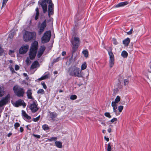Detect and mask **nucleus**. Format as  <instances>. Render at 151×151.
I'll return each instance as SVG.
<instances>
[{"mask_svg": "<svg viewBox=\"0 0 151 151\" xmlns=\"http://www.w3.org/2000/svg\"><path fill=\"white\" fill-rule=\"evenodd\" d=\"M114 59H109V64L110 68H112L114 65Z\"/></svg>", "mask_w": 151, "mask_h": 151, "instance_id": "nucleus-22", "label": "nucleus"}, {"mask_svg": "<svg viewBox=\"0 0 151 151\" xmlns=\"http://www.w3.org/2000/svg\"><path fill=\"white\" fill-rule=\"evenodd\" d=\"M123 109V106H119L118 107V109L120 112H121Z\"/></svg>", "mask_w": 151, "mask_h": 151, "instance_id": "nucleus-34", "label": "nucleus"}, {"mask_svg": "<svg viewBox=\"0 0 151 151\" xmlns=\"http://www.w3.org/2000/svg\"><path fill=\"white\" fill-rule=\"evenodd\" d=\"M51 37V32L47 31L44 33L41 37L42 42L43 43H47L50 41Z\"/></svg>", "mask_w": 151, "mask_h": 151, "instance_id": "nucleus-7", "label": "nucleus"}, {"mask_svg": "<svg viewBox=\"0 0 151 151\" xmlns=\"http://www.w3.org/2000/svg\"><path fill=\"white\" fill-rule=\"evenodd\" d=\"M19 69V67L17 65H16L15 66V69L16 70H18Z\"/></svg>", "mask_w": 151, "mask_h": 151, "instance_id": "nucleus-50", "label": "nucleus"}, {"mask_svg": "<svg viewBox=\"0 0 151 151\" xmlns=\"http://www.w3.org/2000/svg\"><path fill=\"white\" fill-rule=\"evenodd\" d=\"M10 70L12 71V73L15 72L14 70V68L12 67L10 68Z\"/></svg>", "mask_w": 151, "mask_h": 151, "instance_id": "nucleus-61", "label": "nucleus"}, {"mask_svg": "<svg viewBox=\"0 0 151 151\" xmlns=\"http://www.w3.org/2000/svg\"><path fill=\"white\" fill-rule=\"evenodd\" d=\"M12 134V133L11 132H10L8 134H7V136L8 137H10L11 136Z\"/></svg>", "mask_w": 151, "mask_h": 151, "instance_id": "nucleus-60", "label": "nucleus"}, {"mask_svg": "<svg viewBox=\"0 0 151 151\" xmlns=\"http://www.w3.org/2000/svg\"><path fill=\"white\" fill-rule=\"evenodd\" d=\"M50 118L53 121H55V118L57 116V114L55 112H50Z\"/></svg>", "mask_w": 151, "mask_h": 151, "instance_id": "nucleus-13", "label": "nucleus"}, {"mask_svg": "<svg viewBox=\"0 0 151 151\" xmlns=\"http://www.w3.org/2000/svg\"><path fill=\"white\" fill-rule=\"evenodd\" d=\"M120 100V97L119 96H117L115 99L114 101L117 103H118Z\"/></svg>", "mask_w": 151, "mask_h": 151, "instance_id": "nucleus-29", "label": "nucleus"}, {"mask_svg": "<svg viewBox=\"0 0 151 151\" xmlns=\"http://www.w3.org/2000/svg\"><path fill=\"white\" fill-rule=\"evenodd\" d=\"M37 104L35 101H33L32 104H30L29 108L33 113H35L39 109L37 107Z\"/></svg>", "mask_w": 151, "mask_h": 151, "instance_id": "nucleus-9", "label": "nucleus"}, {"mask_svg": "<svg viewBox=\"0 0 151 151\" xmlns=\"http://www.w3.org/2000/svg\"><path fill=\"white\" fill-rule=\"evenodd\" d=\"M42 128L45 131H47L49 129L48 126L47 124H44L42 126Z\"/></svg>", "mask_w": 151, "mask_h": 151, "instance_id": "nucleus-24", "label": "nucleus"}, {"mask_svg": "<svg viewBox=\"0 0 151 151\" xmlns=\"http://www.w3.org/2000/svg\"><path fill=\"white\" fill-rule=\"evenodd\" d=\"M29 47L28 45H22L19 49V53L21 54L25 53L27 51Z\"/></svg>", "mask_w": 151, "mask_h": 151, "instance_id": "nucleus-10", "label": "nucleus"}, {"mask_svg": "<svg viewBox=\"0 0 151 151\" xmlns=\"http://www.w3.org/2000/svg\"><path fill=\"white\" fill-rule=\"evenodd\" d=\"M133 29L132 28L129 30V31L127 32V34L128 35H131L132 33Z\"/></svg>", "mask_w": 151, "mask_h": 151, "instance_id": "nucleus-51", "label": "nucleus"}, {"mask_svg": "<svg viewBox=\"0 0 151 151\" xmlns=\"http://www.w3.org/2000/svg\"><path fill=\"white\" fill-rule=\"evenodd\" d=\"M5 105L3 102L1 100L0 101V107L2 106H3Z\"/></svg>", "mask_w": 151, "mask_h": 151, "instance_id": "nucleus-53", "label": "nucleus"}, {"mask_svg": "<svg viewBox=\"0 0 151 151\" xmlns=\"http://www.w3.org/2000/svg\"><path fill=\"white\" fill-rule=\"evenodd\" d=\"M128 4L129 2L127 1L120 2L117 4L116 5V7H121L127 5Z\"/></svg>", "mask_w": 151, "mask_h": 151, "instance_id": "nucleus-14", "label": "nucleus"}, {"mask_svg": "<svg viewBox=\"0 0 151 151\" xmlns=\"http://www.w3.org/2000/svg\"><path fill=\"white\" fill-rule=\"evenodd\" d=\"M101 123L104 126H106V124L104 122H102Z\"/></svg>", "mask_w": 151, "mask_h": 151, "instance_id": "nucleus-63", "label": "nucleus"}, {"mask_svg": "<svg viewBox=\"0 0 151 151\" xmlns=\"http://www.w3.org/2000/svg\"><path fill=\"white\" fill-rule=\"evenodd\" d=\"M35 11H36V13H39V10L38 7H36L35 9Z\"/></svg>", "mask_w": 151, "mask_h": 151, "instance_id": "nucleus-59", "label": "nucleus"}, {"mask_svg": "<svg viewBox=\"0 0 151 151\" xmlns=\"http://www.w3.org/2000/svg\"><path fill=\"white\" fill-rule=\"evenodd\" d=\"M87 68V64L86 62H84L82 65L81 70H83Z\"/></svg>", "mask_w": 151, "mask_h": 151, "instance_id": "nucleus-23", "label": "nucleus"}, {"mask_svg": "<svg viewBox=\"0 0 151 151\" xmlns=\"http://www.w3.org/2000/svg\"><path fill=\"white\" fill-rule=\"evenodd\" d=\"M124 84L125 86L127 85L129 83V81L127 79H124Z\"/></svg>", "mask_w": 151, "mask_h": 151, "instance_id": "nucleus-38", "label": "nucleus"}, {"mask_svg": "<svg viewBox=\"0 0 151 151\" xmlns=\"http://www.w3.org/2000/svg\"><path fill=\"white\" fill-rule=\"evenodd\" d=\"M111 148L110 143H109L108 145L107 148V151H111Z\"/></svg>", "mask_w": 151, "mask_h": 151, "instance_id": "nucleus-36", "label": "nucleus"}, {"mask_svg": "<svg viewBox=\"0 0 151 151\" xmlns=\"http://www.w3.org/2000/svg\"><path fill=\"white\" fill-rule=\"evenodd\" d=\"M77 98V96L75 95H72L70 96V99L72 100H75Z\"/></svg>", "mask_w": 151, "mask_h": 151, "instance_id": "nucleus-28", "label": "nucleus"}, {"mask_svg": "<svg viewBox=\"0 0 151 151\" xmlns=\"http://www.w3.org/2000/svg\"><path fill=\"white\" fill-rule=\"evenodd\" d=\"M66 54V52L65 51H63L62 53V55L63 56H65Z\"/></svg>", "mask_w": 151, "mask_h": 151, "instance_id": "nucleus-58", "label": "nucleus"}, {"mask_svg": "<svg viewBox=\"0 0 151 151\" xmlns=\"http://www.w3.org/2000/svg\"><path fill=\"white\" fill-rule=\"evenodd\" d=\"M60 57H58L56 58V59H54L53 60V61L54 63H56L58 62L60 60Z\"/></svg>", "mask_w": 151, "mask_h": 151, "instance_id": "nucleus-39", "label": "nucleus"}, {"mask_svg": "<svg viewBox=\"0 0 151 151\" xmlns=\"http://www.w3.org/2000/svg\"><path fill=\"white\" fill-rule=\"evenodd\" d=\"M40 117V115H39L36 118H33V121L34 122H37L39 121Z\"/></svg>", "mask_w": 151, "mask_h": 151, "instance_id": "nucleus-35", "label": "nucleus"}, {"mask_svg": "<svg viewBox=\"0 0 151 151\" xmlns=\"http://www.w3.org/2000/svg\"><path fill=\"white\" fill-rule=\"evenodd\" d=\"M26 105L24 101L22 99H19L14 103V106L16 107H18L19 106H22L25 107Z\"/></svg>", "mask_w": 151, "mask_h": 151, "instance_id": "nucleus-11", "label": "nucleus"}, {"mask_svg": "<svg viewBox=\"0 0 151 151\" xmlns=\"http://www.w3.org/2000/svg\"><path fill=\"white\" fill-rule=\"evenodd\" d=\"M36 35V33L34 32L26 31L23 36L24 40L27 42L34 40V38L35 37Z\"/></svg>", "mask_w": 151, "mask_h": 151, "instance_id": "nucleus-5", "label": "nucleus"}, {"mask_svg": "<svg viewBox=\"0 0 151 151\" xmlns=\"http://www.w3.org/2000/svg\"><path fill=\"white\" fill-rule=\"evenodd\" d=\"M108 131L109 133H110L111 132V128H109L108 129Z\"/></svg>", "mask_w": 151, "mask_h": 151, "instance_id": "nucleus-62", "label": "nucleus"}, {"mask_svg": "<svg viewBox=\"0 0 151 151\" xmlns=\"http://www.w3.org/2000/svg\"><path fill=\"white\" fill-rule=\"evenodd\" d=\"M27 98L29 99H32V90L30 89L27 90Z\"/></svg>", "mask_w": 151, "mask_h": 151, "instance_id": "nucleus-15", "label": "nucleus"}, {"mask_svg": "<svg viewBox=\"0 0 151 151\" xmlns=\"http://www.w3.org/2000/svg\"><path fill=\"white\" fill-rule=\"evenodd\" d=\"M4 92L0 87V97H2L3 95Z\"/></svg>", "mask_w": 151, "mask_h": 151, "instance_id": "nucleus-47", "label": "nucleus"}, {"mask_svg": "<svg viewBox=\"0 0 151 151\" xmlns=\"http://www.w3.org/2000/svg\"><path fill=\"white\" fill-rule=\"evenodd\" d=\"M51 139L52 140V141L53 140H56L57 139V138L56 137H52L51 138Z\"/></svg>", "mask_w": 151, "mask_h": 151, "instance_id": "nucleus-56", "label": "nucleus"}, {"mask_svg": "<svg viewBox=\"0 0 151 151\" xmlns=\"http://www.w3.org/2000/svg\"><path fill=\"white\" fill-rule=\"evenodd\" d=\"M104 115L106 117L110 118H111V116L110 113L109 112H106L104 114Z\"/></svg>", "mask_w": 151, "mask_h": 151, "instance_id": "nucleus-30", "label": "nucleus"}, {"mask_svg": "<svg viewBox=\"0 0 151 151\" xmlns=\"http://www.w3.org/2000/svg\"><path fill=\"white\" fill-rule=\"evenodd\" d=\"M22 114L23 116H25L27 114L26 113V112L23 110H22Z\"/></svg>", "mask_w": 151, "mask_h": 151, "instance_id": "nucleus-49", "label": "nucleus"}, {"mask_svg": "<svg viewBox=\"0 0 151 151\" xmlns=\"http://www.w3.org/2000/svg\"><path fill=\"white\" fill-rule=\"evenodd\" d=\"M14 52V51L13 50H10L9 52V55H11L12 54V53H13Z\"/></svg>", "mask_w": 151, "mask_h": 151, "instance_id": "nucleus-54", "label": "nucleus"}, {"mask_svg": "<svg viewBox=\"0 0 151 151\" xmlns=\"http://www.w3.org/2000/svg\"><path fill=\"white\" fill-rule=\"evenodd\" d=\"M108 53L109 56V59H114V55L111 50L110 51H108Z\"/></svg>", "mask_w": 151, "mask_h": 151, "instance_id": "nucleus-18", "label": "nucleus"}, {"mask_svg": "<svg viewBox=\"0 0 151 151\" xmlns=\"http://www.w3.org/2000/svg\"><path fill=\"white\" fill-rule=\"evenodd\" d=\"M43 54V53L38 51L37 55V58H40L41 57V56Z\"/></svg>", "mask_w": 151, "mask_h": 151, "instance_id": "nucleus-42", "label": "nucleus"}, {"mask_svg": "<svg viewBox=\"0 0 151 151\" xmlns=\"http://www.w3.org/2000/svg\"><path fill=\"white\" fill-rule=\"evenodd\" d=\"M4 51V50L3 48H2L1 46L0 45V55H2Z\"/></svg>", "mask_w": 151, "mask_h": 151, "instance_id": "nucleus-33", "label": "nucleus"}, {"mask_svg": "<svg viewBox=\"0 0 151 151\" xmlns=\"http://www.w3.org/2000/svg\"><path fill=\"white\" fill-rule=\"evenodd\" d=\"M26 64L27 65H29L31 63V61L29 60V58H27L26 60Z\"/></svg>", "mask_w": 151, "mask_h": 151, "instance_id": "nucleus-31", "label": "nucleus"}, {"mask_svg": "<svg viewBox=\"0 0 151 151\" xmlns=\"http://www.w3.org/2000/svg\"><path fill=\"white\" fill-rule=\"evenodd\" d=\"M46 20L45 19L43 22L39 27V29L38 32V34L40 35L42 34L45 28L46 27Z\"/></svg>", "mask_w": 151, "mask_h": 151, "instance_id": "nucleus-8", "label": "nucleus"}, {"mask_svg": "<svg viewBox=\"0 0 151 151\" xmlns=\"http://www.w3.org/2000/svg\"><path fill=\"white\" fill-rule=\"evenodd\" d=\"M117 109V105L116 106L113 107V111L115 112L116 114L117 112L116 109Z\"/></svg>", "mask_w": 151, "mask_h": 151, "instance_id": "nucleus-43", "label": "nucleus"}, {"mask_svg": "<svg viewBox=\"0 0 151 151\" xmlns=\"http://www.w3.org/2000/svg\"><path fill=\"white\" fill-rule=\"evenodd\" d=\"M38 65H39L38 62L37 61H35L32 64L30 68L32 69H34L37 68Z\"/></svg>", "mask_w": 151, "mask_h": 151, "instance_id": "nucleus-16", "label": "nucleus"}, {"mask_svg": "<svg viewBox=\"0 0 151 151\" xmlns=\"http://www.w3.org/2000/svg\"><path fill=\"white\" fill-rule=\"evenodd\" d=\"M10 98V95L9 94H8L5 97L3 98L1 100L5 105H6L9 100Z\"/></svg>", "mask_w": 151, "mask_h": 151, "instance_id": "nucleus-12", "label": "nucleus"}, {"mask_svg": "<svg viewBox=\"0 0 151 151\" xmlns=\"http://www.w3.org/2000/svg\"><path fill=\"white\" fill-rule=\"evenodd\" d=\"M113 43L114 45H116L118 44V42L116 40L115 38H113L112 39Z\"/></svg>", "mask_w": 151, "mask_h": 151, "instance_id": "nucleus-37", "label": "nucleus"}, {"mask_svg": "<svg viewBox=\"0 0 151 151\" xmlns=\"http://www.w3.org/2000/svg\"><path fill=\"white\" fill-rule=\"evenodd\" d=\"M72 48L71 58H73L74 53L78 50L80 45V40L79 37H73L70 40Z\"/></svg>", "mask_w": 151, "mask_h": 151, "instance_id": "nucleus-2", "label": "nucleus"}, {"mask_svg": "<svg viewBox=\"0 0 151 151\" xmlns=\"http://www.w3.org/2000/svg\"><path fill=\"white\" fill-rule=\"evenodd\" d=\"M117 103H116L115 101H112L111 103V106L113 107L114 106H116V104Z\"/></svg>", "mask_w": 151, "mask_h": 151, "instance_id": "nucleus-52", "label": "nucleus"}, {"mask_svg": "<svg viewBox=\"0 0 151 151\" xmlns=\"http://www.w3.org/2000/svg\"><path fill=\"white\" fill-rule=\"evenodd\" d=\"M130 42L129 38L127 37L123 41V43L125 46H128Z\"/></svg>", "mask_w": 151, "mask_h": 151, "instance_id": "nucleus-17", "label": "nucleus"}, {"mask_svg": "<svg viewBox=\"0 0 151 151\" xmlns=\"http://www.w3.org/2000/svg\"><path fill=\"white\" fill-rule=\"evenodd\" d=\"M39 13H36L35 17V19L37 20L38 19L39 16Z\"/></svg>", "mask_w": 151, "mask_h": 151, "instance_id": "nucleus-44", "label": "nucleus"}, {"mask_svg": "<svg viewBox=\"0 0 151 151\" xmlns=\"http://www.w3.org/2000/svg\"><path fill=\"white\" fill-rule=\"evenodd\" d=\"M41 84L43 86V88L45 89H46L47 88V86L45 85L44 82H42Z\"/></svg>", "mask_w": 151, "mask_h": 151, "instance_id": "nucleus-40", "label": "nucleus"}, {"mask_svg": "<svg viewBox=\"0 0 151 151\" xmlns=\"http://www.w3.org/2000/svg\"><path fill=\"white\" fill-rule=\"evenodd\" d=\"M56 146L59 148H61L62 147V143L61 142L59 141H56L55 142Z\"/></svg>", "mask_w": 151, "mask_h": 151, "instance_id": "nucleus-20", "label": "nucleus"}, {"mask_svg": "<svg viewBox=\"0 0 151 151\" xmlns=\"http://www.w3.org/2000/svg\"><path fill=\"white\" fill-rule=\"evenodd\" d=\"M23 75L24 76H25V77L27 76V74L25 73H24Z\"/></svg>", "mask_w": 151, "mask_h": 151, "instance_id": "nucleus-64", "label": "nucleus"}, {"mask_svg": "<svg viewBox=\"0 0 151 151\" xmlns=\"http://www.w3.org/2000/svg\"><path fill=\"white\" fill-rule=\"evenodd\" d=\"M20 131L21 132H22L24 130V129H23V128L22 127H20Z\"/></svg>", "mask_w": 151, "mask_h": 151, "instance_id": "nucleus-57", "label": "nucleus"}, {"mask_svg": "<svg viewBox=\"0 0 151 151\" xmlns=\"http://www.w3.org/2000/svg\"><path fill=\"white\" fill-rule=\"evenodd\" d=\"M8 0H3V3L2 4V8L7 3Z\"/></svg>", "mask_w": 151, "mask_h": 151, "instance_id": "nucleus-41", "label": "nucleus"}, {"mask_svg": "<svg viewBox=\"0 0 151 151\" xmlns=\"http://www.w3.org/2000/svg\"><path fill=\"white\" fill-rule=\"evenodd\" d=\"M82 53L86 58L88 57V52L87 50H85L83 51Z\"/></svg>", "mask_w": 151, "mask_h": 151, "instance_id": "nucleus-26", "label": "nucleus"}, {"mask_svg": "<svg viewBox=\"0 0 151 151\" xmlns=\"http://www.w3.org/2000/svg\"><path fill=\"white\" fill-rule=\"evenodd\" d=\"M47 3L48 4V16L50 17L51 15L54 14V4L52 2V0H40L38 2L42 6L43 12L45 13L47 11Z\"/></svg>", "mask_w": 151, "mask_h": 151, "instance_id": "nucleus-1", "label": "nucleus"}, {"mask_svg": "<svg viewBox=\"0 0 151 151\" xmlns=\"http://www.w3.org/2000/svg\"><path fill=\"white\" fill-rule=\"evenodd\" d=\"M46 49V47L44 46H42L39 49V52H41L43 53Z\"/></svg>", "mask_w": 151, "mask_h": 151, "instance_id": "nucleus-25", "label": "nucleus"}, {"mask_svg": "<svg viewBox=\"0 0 151 151\" xmlns=\"http://www.w3.org/2000/svg\"><path fill=\"white\" fill-rule=\"evenodd\" d=\"M33 136L37 138H40V136L38 134H32Z\"/></svg>", "mask_w": 151, "mask_h": 151, "instance_id": "nucleus-48", "label": "nucleus"}, {"mask_svg": "<svg viewBox=\"0 0 151 151\" xmlns=\"http://www.w3.org/2000/svg\"><path fill=\"white\" fill-rule=\"evenodd\" d=\"M68 72L70 76L78 78H83V76L81 70L80 68L75 66H71L69 68Z\"/></svg>", "mask_w": 151, "mask_h": 151, "instance_id": "nucleus-3", "label": "nucleus"}, {"mask_svg": "<svg viewBox=\"0 0 151 151\" xmlns=\"http://www.w3.org/2000/svg\"><path fill=\"white\" fill-rule=\"evenodd\" d=\"M128 55L127 52L125 50L123 51L121 53L122 56L124 58H127Z\"/></svg>", "mask_w": 151, "mask_h": 151, "instance_id": "nucleus-21", "label": "nucleus"}, {"mask_svg": "<svg viewBox=\"0 0 151 151\" xmlns=\"http://www.w3.org/2000/svg\"><path fill=\"white\" fill-rule=\"evenodd\" d=\"M24 117V118L28 120L30 119L31 118V116H29L27 114Z\"/></svg>", "mask_w": 151, "mask_h": 151, "instance_id": "nucleus-45", "label": "nucleus"}, {"mask_svg": "<svg viewBox=\"0 0 151 151\" xmlns=\"http://www.w3.org/2000/svg\"><path fill=\"white\" fill-rule=\"evenodd\" d=\"M13 90L16 95L18 97H20L23 96L25 92L23 88L16 86L14 87Z\"/></svg>", "mask_w": 151, "mask_h": 151, "instance_id": "nucleus-6", "label": "nucleus"}, {"mask_svg": "<svg viewBox=\"0 0 151 151\" xmlns=\"http://www.w3.org/2000/svg\"><path fill=\"white\" fill-rule=\"evenodd\" d=\"M38 47V42L37 41H34L32 44L29 53V57L31 60H33L35 58Z\"/></svg>", "mask_w": 151, "mask_h": 151, "instance_id": "nucleus-4", "label": "nucleus"}, {"mask_svg": "<svg viewBox=\"0 0 151 151\" xmlns=\"http://www.w3.org/2000/svg\"><path fill=\"white\" fill-rule=\"evenodd\" d=\"M37 93L38 94L41 93L43 94L45 93V91L43 89H39L37 91Z\"/></svg>", "mask_w": 151, "mask_h": 151, "instance_id": "nucleus-27", "label": "nucleus"}, {"mask_svg": "<svg viewBox=\"0 0 151 151\" xmlns=\"http://www.w3.org/2000/svg\"><path fill=\"white\" fill-rule=\"evenodd\" d=\"M104 139L107 142H108L109 141V138L108 137H107L106 136H104Z\"/></svg>", "mask_w": 151, "mask_h": 151, "instance_id": "nucleus-55", "label": "nucleus"}, {"mask_svg": "<svg viewBox=\"0 0 151 151\" xmlns=\"http://www.w3.org/2000/svg\"><path fill=\"white\" fill-rule=\"evenodd\" d=\"M117 121V119L116 118H114L110 120V122L112 123L114 122H116Z\"/></svg>", "mask_w": 151, "mask_h": 151, "instance_id": "nucleus-46", "label": "nucleus"}, {"mask_svg": "<svg viewBox=\"0 0 151 151\" xmlns=\"http://www.w3.org/2000/svg\"><path fill=\"white\" fill-rule=\"evenodd\" d=\"M20 126V124L18 122H16L14 124V128L17 129V128Z\"/></svg>", "mask_w": 151, "mask_h": 151, "instance_id": "nucleus-32", "label": "nucleus"}, {"mask_svg": "<svg viewBox=\"0 0 151 151\" xmlns=\"http://www.w3.org/2000/svg\"><path fill=\"white\" fill-rule=\"evenodd\" d=\"M49 74H47L44 76H42L41 77L38 79L39 81H42L45 80L48 78Z\"/></svg>", "mask_w": 151, "mask_h": 151, "instance_id": "nucleus-19", "label": "nucleus"}]
</instances>
